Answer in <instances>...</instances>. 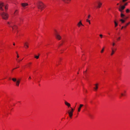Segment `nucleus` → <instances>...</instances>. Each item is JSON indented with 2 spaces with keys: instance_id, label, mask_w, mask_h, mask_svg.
<instances>
[{
  "instance_id": "1",
  "label": "nucleus",
  "mask_w": 130,
  "mask_h": 130,
  "mask_svg": "<svg viewBox=\"0 0 130 130\" xmlns=\"http://www.w3.org/2000/svg\"><path fill=\"white\" fill-rule=\"evenodd\" d=\"M34 4H36L37 5L38 9L40 10L41 11L43 10L45 8V5L41 1H38L36 3H35Z\"/></svg>"
},
{
  "instance_id": "2",
  "label": "nucleus",
  "mask_w": 130,
  "mask_h": 130,
  "mask_svg": "<svg viewBox=\"0 0 130 130\" xmlns=\"http://www.w3.org/2000/svg\"><path fill=\"white\" fill-rule=\"evenodd\" d=\"M0 15L2 18L5 20H7L9 17V14L7 13L4 12H0Z\"/></svg>"
},
{
  "instance_id": "3",
  "label": "nucleus",
  "mask_w": 130,
  "mask_h": 130,
  "mask_svg": "<svg viewBox=\"0 0 130 130\" xmlns=\"http://www.w3.org/2000/svg\"><path fill=\"white\" fill-rule=\"evenodd\" d=\"M55 35L56 39L58 40H61V37L59 33L56 30H55Z\"/></svg>"
},
{
  "instance_id": "4",
  "label": "nucleus",
  "mask_w": 130,
  "mask_h": 130,
  "mask_svg": "<svg viewBox=\"0 0 130 130\" xmlns=\"http://www.w3.org/2000/svg\"><path fill=\"white\" fill-rule=\"evenodd\" d=\"M74 109L72 108H71V110H69L68 112L69 116L70 118H72L73 115V112Z\"/></svg>"
},
{
  "instance_id": "5",
  "label": "nucleus",
  "mask_w": 130,
  "mask_h": 130,
  "mask_svg": "<svg viewBox=\"0 0 130 130\" xmlns=\"http://www.w3.org/2000/svg\"><path fill=\"white\" fill-rule=\"evenodd\" d=\"M29 43L27 41H26L24 44V47L26 49L29 47Z\"/></svg>"
},
{
  "instance_id": "6",
  "label": "nucleus",
  "mask_w": 130,
  "mask_h": 130,
  "mask_svg": "<svg viewBox=\"0 0 130 130\" xmlns=\"http://www.w3.org/2000/svg\"><path fill=\"white\" fill-rule=\"evenodd\" d=\"M4 3L3 2H0V10L1 11H3L4 10L3 8V7L4 6Z\"/></svg>"
},
{
  "instance_id": "7",
  "label": "nucleus",
  "mask_w": 130,
  "mask_h": 130,
  "mask_svg": "<svg viewBox=\"0 0 130 130\" xmlns=\"http://www.w3.org/2000/svg\"><path fill=\"white\" fill-rule=\"evenodd\" d=\"M125 8V6H123L121 7L120 8H119V10L121 12H122V10L124 9Z\"/></svg>"
},
{
  "instance_id": "8",
  "label": "nucleus",
  "mask_w": 130,
  "mask_h": 130,
  "mask_svg": "<svg viewBox=\"0 0 130 130\" xmlns=\"http://www.w3.org/2000/svg\"><path fill=\"white\" fill-rule=\"evenodd\" d=\"M84 105L83 104H80L79 105V107L78 108V112H80V111L81 109L84 106Z\"/></svg>"
},
{
  "instance_id": "9",
  "label": "nucleus",
  "mask_w": 130,
  "mask_h": 130,
  "mask_svg": "<svg viewBox=\"0 0 130 130\" xmlns=\"http://www.w3.org/2000/svg\"><path fill=\"white\" fill-rule=\"evenodd\" d=\"M20 80L19 79L15 83V85L16 86L18 87L19 86L20 83Z\"/></svg>"
},
{
  "instance_id": "10",
  "label": "nucleus",
  "mask_w": 130,
  "mask_h": 130,
  "mask_svg": "<svg viewBox=\"0 0 130 130\" xmlns=\"http://www.w3.org/2000/svg\"><path fill=\"white\" fill-rule=\"evenodd\" d=\"M9 27L12 28L13 31L16 30L17 28V26L15 25H14L13 26H10Z\"/></svg>"
},
{
  "instance_id": "11",
  "label": "nucleus",
  "mask_w": 130,
  "mask_h": 130,
  "mask_svg": "<svg viewBox=\"0 0 130 130\" xmlns=\"http://www.w3.org/2000/svg\"><path fill=\"white\" fill-rule=\"evenodd\" d=\"M77 26L78 27H79L80 26H84L81 22V21H80L77 24Z\"/></svg>"
},
{
  "instance_id": "12",
  "label": "nucleus",
  "mask_w": 130,
  "mask_h": 130,
  "mask_svg": "<svg viewBox=\"0 0 130 130\" xmlns=\"http://www.w3.org/2000/svg\"><path fill=\"white\" fill-rule=\"evenodd\" d=\"M28 5V4L27 3H22L21 4L22 6L23 7H25Z\"/></svg>"
},
{
  "instance_id": "13",
  "label": "nucleus",
  "mask_w": 130,
  "mask_h": 130,
  "mask_svg": "<svg viewBox=\"0 0 130 130\" xmlns=\"http://www.w3.org/2000/svg\"><path fill=\"white\" fill-rule=\"evenodd\" d=\"M65 3L69 4L71 1V0H62Z\"/></svg>"
},
{
  "instance_id": "14",
  "label": "nucleus",
  "mask_w": 130,
  "mask_h": 130,
  "mask_svg": "<svg viewBox=\"0 0 130 130\" xmlns=\"http://www.w3.org/2000/svg\"><path fill=\"white\" fill-rule=\"evenodd\" d=\"M95 85V87L93 88L94 91H96L98 89V84H96Z\"/></svg>"
},
{
  "instance_id": "15",
  "label": "nucleus",
  "mask_w": 130,
  "mask_h": 130,
  "mask_svg": "<svg viewBox=\"0 0 130 130\" xmlns=\"http://www.w3.org/2000/svg\"><path fill=\"white\" fill-rule=\"evenodd\" d=\"M65 104L68 107H69L71 106L70 104L66 101L65 102Z\"/></svg>"
},
{
  "instance_id": "16",
  "label": "nucleus",
  "mask_w": 130,
  "mask_h": 130,
  "mask_svg": "<svg viewBox=\"0 0 130 130\" xmlns=\"http://www.w3.org/2000/svg\"><path fill=\"white\" fill-rule=\"evenodd\" d=\"M102 4V3L101 2L98 1V8L101 7Z\"/></svg>"
},
{
  "instance_id": "17",
  "label": "nucleus",
  "mask_w": 130,
  "mask_h": 130,
  "mask_svg": "<svg viewBox=\"0 0 130 130\" xmlns=\"http://www.w3.org/2000/svg\"><path fill=\"white\" fill-rule=\"evenodd\" d=\"M18 10H16L14 13V15L15 16L17 15L18 14Z\"/></svg>"
},
{
  "instance_id": "18",
  "label": "nucleus",
  "mask_w": 130,
  "mask_h": 130,
  "mask_svg": "<svg viewBox=\"0 0 130 130\" xmlns=\"http://www.w3.org/2000/svg\"><path fill=\"white\" fill-rule=\"evenodd\" d=\"M111 50H112V52L110 54L112 56V55L113 54H114L115 52V51H114L113 49V48H111Z\"/></svg>"
},
{
  "instance_id": "19",
  "label": "nucleus",
  "mask_w": 130,
  "mask_h": 130,
  "mask_svg": "<svg viewBox=\"0 0 130 130\" xmlns=\"http://www.w3.org/2000/svg\"><path fill=\"white\" fill-rule=\"evenodd\" d=\"M121 12V17L122 18H124V17L125 16V15L124 14H123L122 13V12Z\"/></svg>"
},
{
  "instance_id": "20",
  "label": "nucleus",
  "mask_w": 130,
  "mask_h": 130,
  "mask_svg": "<svg viewBox=\"0 0 130 130\" xmlns=\"http://www.w3.org/2000/svg\"><path fill=\"white\" fill-rule=\"evenodd\" d=\"M39 55H39V54L38 55V56H35L34 58H36L37 59H38L39 58Z\"/></svg>"
},
{
  "instance_id": "21",
  "label": "nucleus",
  "mask_w": 130,
  "mask_h": 130,
  "mask_svg": "<svg viewBox=\"0 0 130 130\" xmlns=\"http://www.w3.org/2000/svg\"><path fill=\"white\" fill-rule=\"evenodd\" d=\"M8 5H7L5 6V9L6 11L8 9Z\"/></svg>"
},
{
  "instance_id": "22",
  "label": "nucleus",
  "mask_w": 130,
  "mask_h": 130,
  "mask_svg": "<svg viewBox=\"0 0 130 130\" xmlns=\"http://www.w3.org/2000/svg\"><path fill=\"white\" fill-rule=\"evenodd\" d=\"M12 80L14 82L17 81V79L16 78H13L12 79Z\"/></svg>"
},
{
  "instance_id": "23",
  "label": "nucleus",
  "mask_w": 130,
  "mask_h": 130,
  "mask_svg": "<svg viewBox=\"0 0 130 130\" xmlns=\"http://www.w3.org/2000/svg\"><path fill=\"white\" fill-rule=\"evenodd\" d=\"M86 21L87 22H88L89 24H90L91 23L90 21L88 19H87L86 20Z\"/></svg>"
},
{
  "instance_id": "24",
  "label": "nucleus",
  "mask_w": 130,
  "mask_h": 130,
  "mask_svg": "<svg viewBox=\"0 0 130 130\" xmlns=\"http://www.w3.org/2000/svg\"><path fill=\"white\" fill-rule=\"evenodd\" d=\"M130 23V22H129L128 23H127L125 26H124V28H125Z\"/></svg>"
},
{
  "instance_id": "25",
  "label": "nucleus",
  "mask_w": 130,
  "mask_h": 130,
  "mask_svg": "<svg viewBox=\"0 0 130 130\" xmlns=\"http://www.w3.org/2000/svg\"><path fill=\"white\" fill-rule=\"evenodd\" d=\"M22 60H23V59H21V60H19V59H16V60L18 63H20V61H21Z\"/></svg>"
},
{
  "instance_id": "26",
  "label": "nucleus",
  "mask_w": 130,
  "mask_h": 130,
  "mask_svg": "<svg viewBox=\"0 0 130 130\" xmlns=\"http://www.w3.org/2000/svg\"><path fill=\"white\" fill-rule=\"evenodd\" d=\"M31 64L32 63L31 62H30L27 64V65L28 67H29L30 66Z\"/></svg>"
},
{
  "instance_id": "27",
  "label": "nucleus",
  "mask_w": 130,
  "mask_h": 130,
  "mask_svg": "<svg viewBox=\"0 0 130 130\" xmlns=\"http://www.w3.org/2000/svg\"><path fill=\"white\" fill-rule=\"evenodd\" d=\"M120 21L122 22V23H123L125 22V20H123L122 19H120Z\"/></svg>"
},
{
  "instance_id": "28",
  "label": "nucleus",
  "mask_w": 130,
  "mask_h": 130,
  "mask_svg": "<svg viewBox=\"0 0 130 130\" xmlns=\"http://www.w3.org/2000/svg\"><path fill=\"white\" fill-rule=\"evenodd\" d=\"M114 23L115 24V27H117L118 26V23L116 22V21H114Z\"/></svg>"
},
{
  "instance_id": "29",
  "label": "nucleus",
  "mask_w": 130,
  "mask_h": 130,
  "mask_svg": "<svg viewBox=\"0 0 130 130\" xmlns=\"http://www.w3.org/2000/svg\"><path fill=\"white\" fill-rule=\"evenodd\" d=\"M7 24H9V26H12L11 25V24H12V23H11V22H7Z\"/></svg>"
},
{
  "instance_id": "30",
  "label": "nucleus",
  "mask_w": 130,
  "mask_h": 130,
  "mask_svg": "<svg viewBox=\"0 0 130 130\" xmlns=\"http://www.w3.org/2000/svg\"><path fill=\"white\" fill-rule=\"evenodd\" d=\"M16 53L17 54V58H18L19 57V56L17 52H16Z\"/></svg>"
},
{
  "instance_id": "31",
  "label": "nucleus",
  "mask_w": 130,
  "mask_h": 130,
  "mask_svg": "<svg viewBox=\"0 0 130 130\" xmlns=\"http://www.w3.org/2000/svg\"><path fill=\"white\" fill-rule=\"evenodd\" d=\"M19 19L20 20V22H21L23 21V19L22 18H19Z\"/></svg>"
},
{
  "instance_id": "32",
  "label": "nucleus",
  "mask_w": 130,
  "mask_h": 130,
  "mask_svg": "<svg viewBox=\"0 0 130 130\" xmlns=\"http://www.w3.org/2000/svg\"><path fill=\"white\" fill-rule=\"evenodd\" d=\"M121 96H120V98H121V96H123L124 95H125V94H123V93H121Z\"/></svg>"
},
{
  "instance_id": "33",
  "label": "nucleus",
  "mask_w": 130,
  "mask_h": 130,
  "mask_svg": "<svg viewBox=\"0 0 130 130\" xmlns=\"http://www.w3.org/2000/svg\"><path fill=\"white\" fill-rule=\"evenodd\" d=\"M129 12V9H127L126 10V13H128Z\"/></svg>"
},
{
  "instance_id": "34",
  "label": "nucleus",
  "mask_w": 130,
  "mask_h": 130,
  "mask_svg": "<svg viewBox=\"0 0 130 130\" xmlns=\"http://www.w3.org/2000/svg\"><path fill=\"white\" fill-rule=\"evenodd\" d=\"M87 71V70H86L85 71H84L83 72L84 74H85L86 75V73Z\"/></svg>"
},
{
  "instance_id": "35",
  "label": "nucleus",
  "mask_w": 130,
  "mask_h": 130,
  "mask_svg": "<svg viewBox=\"0 0 130 130\" xmlns=\"http://www.w3.org/2000/svg\"><path fill=\"white\" fill-rule=\"evenodd\" d=\"M90 17V15H89L88 16L87 19H89Z\"/></svg>"
},
{
  "instance_id": "36",
  "label": "nucleus",
  "mask_w": 130,
  "mask_h": 130,
  "mask_svg": "<svg viewBox=\"0 0 130 130\" xmlns=\"http://www.w3.org/2000/svg\"><path fill=\"white\" fill-rule=\"evenodd\" d=\"M104 50V48H103V49H102V50L101 51V53H102L103 52Z\"/></svg>"
},
{
  "instance_id": "37",
  "label": "nucleus",
  "mask_w": 130,
  "mask_h": 130,
  "mask_svg": "<svg viewBox=\"0 0 130 130\" xmlns=\"http://www.w3.org/2000/svg\"><path fill=\"white\" fill-rule=\"evenodd\" d=\"M128 18V17H125L123 19L125 20H126Z\"/></svg>"
},
{
  "instance_id": "38",
  "label": "nucleus",
  "mask_w": 130,
  "mask_h": 130,
  "mask_svg": "<svg viewBox=\"0 0 130 130\" xmlns=\"http://www.w3.org/2000/svg\"><path fill=\"white\" fill-rule=\"evenodd\" d=\"M102 35H100V36L101 37V38H102Z\"/></svg>"
},
{
  "instance_id": "39",
  "label": "nucleus",
  "mask_w": 130,
  "mask_h": 130,
  "mask_svg": "<svg viewBox=\"0 0 130 130\" xmlns=\"http://www.w3.org/2000/svg\"><path fill=\"white\" fill-rule=\"evenodd\" d=\"M127 5V3H126L124 5V6H125Z\"/></svg>"
},
{
  "instance_id": "40",
  "label": "nucleus",
  "mask_w": 130,
  "mask_h": 130,
  "mask_svg": "<svg viewBox=\"0 0 130 130\" xmlns=\"http://www.w3.org/2000/svg\"><path fill=\"white\" fill-rule=\"evenodd\" d=\"M115 45V43H112V45L113 46H114Z\"/></svg>"
},
{
  "instance_id": "41",
  "label": "nucleus",
  "mask_w": 130,
  "mask_h": 130,
  "mask_svg": "<svg viewBox=\"0 0 130 130\" xmlns=\"http://www.w3.org/2000/svg\"><path fill=\"white\" fill-rule=\"evenodd\" d=\"M126 1H127V0H123V2H124Z\"/></svg>"
},
{
  "instance_id": "42",
  "label": "nucleus",
  "mask_w": 130,
  "mask_h": 130,
  "mask_svg": "<svg viewBox=\"0 0 130 130\" xmlns=\"http://www.w3.org/2000/svg\"><path fill=\"white\" fill-rule=\"evenodd\" d=\"M17 68H14V69H13L12 70V71H13V70H14V69H17Z\"/></svg>"
},
{
  "instance_id": "43",
  "label": "nucleus",
  "mask_w": 130,
  "mask_h": 130,
  "mask_svg": "<svg viewBox=\"0 0 130 130\" xmlns=\"http://www.w3.org/2000/svg\"><path fill=\"white\" fill-rule=\"evenodd\" d=\"M120 37H119V38H118V39L117 40H119L120 39Z\"/></svg>"
},
{
  "instance_id": "44",
  "label": "nucleus",
  "mask_w": 130,
  "mask_h": 130,
  "mask_svg": "<svg viewBox=\"0 0 130 130\" xmlns=\"http://www.w3.org/2000/svg\"><path fill=\"white\" fill-rule=\"evenodd\" d=\"M31 79V77H29V79Z\"/></svg>"
},
{
  "instance_id": "45",
  "label": "nucleus",
  "mask_w": 130,
  "mask_h": 130,
  "mask_svg": "<svg viewBox=\"0 0 130 130\" xmlns=\"http://www.w3.org/2000/svg\"><path fill=\"white\" fill-rule=\"evenodd\" d=\"M123 27H124V26H122L121 28V29H122Z\"/></svg>"
},
{
  "instance_id": "46",
  "label": "nucleus",
  "mask_w": 130,
  "mask_h": 130,
  "mask_svg": "<svg viewBox=\"0 0 130 130\" xmlns=\"http://www.w3.org/2000/svg\"><path fill=\"white\" fill-rule=\"evenodd\" d=\"M85 92H86V93H87V90H85Z\"/></svg>"
},
{
  "instance_id": "47",
  "label": "nucleus",
  "mask_w": 130,
  "mask_h": 130,
  "mask_svg": "<svg viewBox=\"0 0 130 130\" xmlns=\"http://www.w3.org/2000/svg\"><path fill=\"white\" fill-rule=\"evenodd\" d=\"M13 45H15V43H13Z\"/></svg>"
},
{
  "instance_id": "48",
  "label": "nucleus",
  "mask_w": 130,
  "mask_h": 130,
  "mask_svg": "<svg viewBox=\"0 0 130 130\" xmlns=\"http://www.w3.org/2000/svg\"><path fill=\"white\" fill-rule=\"evenodd\" d=\"M124 93H125L126 92V91H124Z\"/></svg>"
},
{
  "instance_id": "49",
  "label": "nucleus",
  "mask_w": 130,
  "mask_h": 130,
  "mask_svg": "<svg viewBox=\"0 0 130 130\" xmlns=\"http://www.w3.org/2000/svg\"><path fill=\"white\" fill-rule=\"evenodd\" d=\"M119 3H118V4H117V5H119Z\"/></svg>"
},
{
  "instance_id": "50",
  "label": "nucleus",
  "mask_w": 130,
  "mask_h": 130,
  "mask_svg": "<svg viewBox=\"0 0 130 130\" xmlns=\"http://www.w3.org/2000/svg\"><path fill=\"white\" fill-rule=\"evenodd\" d=\"M19 67H17V68H19Z\"/></svg>"
},
{
  "instance_id": "51",
  "label": "nucleus",
  "mask_w": 130,
  "mask_h": 130,
  "mask_svg": "<svg viewBox=\"0 0 130 130\" xmlns=\"http://www.w3.org/2000/svg\"><path fill=\"white\" fill-rule=\"evenodd\" d=\"M116 49H115V51H116Z\"/></svg>"
},
{
  "instance_id": "52",
  "label": "nucleus",
  "mask_w": 130,
  "mask_h": 130,
  "mask_svg": "<svg viewBox=\"0 0 130 130\" xmlns=\"http://www.w3.org/2000/svg\"><path fill=\"white\" fill-rule=\"evenodd\" d=\"M77 74H79V73H78H78H77Z\"/></svg>"
},
{
  "instance_id": "53",
  "label": "nucleus",
  "mask_w": 130,
  "mask_h": 130,
  "mask_svg": "<svg viewBox=\"0 0 130 130\" xmlns=\"http://www.w3.org/2000/svg\"><path fill=\"white\" fill-rule=\"evenodd\" d=\"M108 34L110 35V33H108Z\"/></svg>"
}]
</instances>
